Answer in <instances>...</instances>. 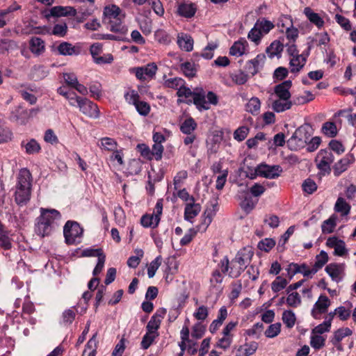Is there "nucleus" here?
<instances>
[{"label":"nucleus","instance_id":"nucleus-1","mask_svg":"<svg viewBox=\"0 0 356 356\" xmlns=\"http://www.w3.org/2000/svg\"><path fill=\"white\" fill-rule=\"evenodd\" d=\"M32 175L26 168L21 169L17 177V183L14 193L15 203L20 206L28 204L31 196Z\"/></svg>","mask_w":356,"mask_h":356},{"label":"nucleus","instance_id":"nucleus-2","mask_svg":"<svg viewBox=\"0 0 356 356\" xmlns=\"http://www.w3.org/2000/svg\"><path fill=\"white\" fill-rule=\"evenodd\" d=\"M124 15L116 5H108L104 7L102 22L107 29L115 33H127L128 29L123 24Z\"/></svg>","mask_w":356,"mask_h":356},{"label":"nucleus","instance_id":"nucleus-3","mask_svg":"<svg viewBox=\"0 0 356 356\" xmlns=\"http://www.w3.org/2000/svg\"><path fill=\"white\" fill-rule=\"evenodd\" d=\"M60 218V214L56 209H41V214L35 224V233L42 237L49 235L53 231L54 221Z\"/></svg>","mask_w":356,"mask_h":356},{"label":"nucleus","instance_id":"nucleus-4","mask_svg":"<svg viewBox=\"0 0 356 356\" xmlns=\"http://www.w3.org/2000/svg\"><path fill=\"white\" fill-rule=\"evenodd\" d=\"M310 137L311 134L308 131V127L300 126L287 140V145L291 150H298L305 147Z\"/></svg>","mask_w":356,"mask_h":356},{"label":"nucleus","instance_id":"nucleus-5","mask_svg":"<svg viewBox=\"0 0 356 356\" xmlns=\"http://www.w3.org/2000/svg\"><path fill=\"white\" fill-rule=\"evenodd\" d=\"M83 232V228L77 222L68 220L63 228L65 243L73 245L81 241Z\"/></svg>","mask_w":356,"mask_h":356},{"label":"nucleus","instance_id":"nucleus-6","mask_svg":"<svg viewBox=\"0 0 356 356\" xmlns=\"http://www.w3.org/2000/svg\"><path fill=\"white\" fill-rule=\"evenodd\" d=\"M163 211V200L157 201L152 214H145L141 217L140 223L144 227H156L161 220Z\"/></svg>","mask_w":356,"mask_h":356},{"label":"nucleus","instance_id":"nucleus-7","mask_svg":"<svg viewBox=\"0 0 356 356\" xmlns=\"http://www.w3.org/2000/svg\"><path fill=\"white\" fill-rule=\"evenodd\" d=\"M334 160V156L330 149H321L317 154L315 161L317 168L324 172L330 170V165Z\"/></svg>","mask_w":356,"mask_h":356},{"label":"nucleus","instance_id":"nucleus-8","mask_svg":"<svg viewBox=\"0 0 356 356\" xmlns=\"http://www.w3.org/2000/svg\"><path fill=\"white\" fill-rule=\"evenodd\" d=\"M79 111L90 118L97 119L99 117V110L97 105L87 98L78 99Z\"/></svg>","mask_w":356,"mask_h":356},{"label":"nucleus","instance_id":"nucleus-9","mask_svg":"<svg viewBox=\"0 0 356 356\" xmlns=\"http://www.w3.org/2000/svg\"><path fill=\"white\" fill-rule=\"evenodd\" d=\"M330 305V299L325 295H321L312 309V316L315 319H319L321 314L327 312Z\"/></svg>","mask_w":356,"mask_h":356},{"label":"nucleus","instance_id":"nucleus-10","mask_svg":"<svg viewBox=\"0 0 356 356\" xmlns=\"http://www.w3.org/2000/svg\"><path fill=\"white\" fill-rule=\"evenodd\" d=\"M257 172L259 176L267 179H275L280 176L282 169L279 165L260 164L257 166Z\"/></svg>","mask_w":356,"mask_h":356},{"label":"nucleus","instance_id":"nucleus-11","mask_svg":"<svg viewBox=\"0 0 356 356\" xmlns=\"http://www.w3.org/2000/svg\"><path fill=\"white\" fill-rule=\"evenodd\" d=\"M157 70V65L154 63H150L145 66L136 67V76L141 81L152 79L154 77Z\"/></svg>","mask_w":356,"mask_h":356},{"label":"nucleus","instance_id":"nucleus-12","mask_svg":"<svg viewBox=\"0 0 356 356\" xmlns=\"http://www.w3.org/2000/svg\"><path fill=\"white\" fill-rule=\"evenodd\" d=\"M253 254L254 252L252 250V248L250 247H246L240 250L232 260H234V262L238 263V265L241 266L245 269L250 264Z\"/></svg>","mask_w":356,"mask_h":356},{"label":"nucleus","instance_id":"nucleus-13","mask_svg":"<svg viewBox=\"0 0 356 356\" xmlns=\"http://www.w3.org/2000/svg\"><path fill=\"white\" fill-rule=\"evenodd\" d=\"M57 50L62 56H78L81 53V47L79 44L73 45L67 42H61Z\"/></svg>","mask_w":356,"mask_h":356},{"label":"nucleus","instance_id":"nucleus-14","mask_svg":"<svg viewBox=\"0 0 356 356\" xmlns=\"http://www.w3.org/2000/svg\"><path fill=\"white\" fill-rule=\"evenodd\" d=\"M10 119L19 124H26L28 122L26 109L21 105L14 107L10 113Z\"/></svg>","mask_w":356,"mask_h":356},{"label":"nucleus","instance_id":"nucleus-15","mask_svg":"<svg viewBox=\"0 0 356 356\" xmlns=\"http://www.w3.org/2000/svg\"><path fill=\"white\" fill-rule=\"evenodd\" d=\"M326 245L330 248H334V254L337 256L342 257L348 252L345 242L335 236L330 237L327 240Z\"/></svg>","mask_w":356,"mask_h":356},{"label":"nucleus","instance_id":"nucleus-16","mask_svg":"<svg viewBox=\"0 0 356 356\" xmlns=\"http://www.w3.org/2000/svg\"><path fill=\"white\" fill-rule=\"evenodd\" d=\"M292 86V82L286 80L275 86L274 92L279 99L284 100H290L291 93L289 89Z\"/></svg>","mask_w":356,"mask_h":356},{"label":"nucleus","instance_id":"nucleus-17","mask_svg":"<svg viewBox=\"0 0 356 356\" xmlns=\"http://www.w3.org/2000/svg\"><path fill=\"white\" fill-rule=\"evenodd\" d=\"M211 208H207L203 214L204 219L202 224L200 226V229H202L205 231L209 225L211 224L213 216L216 215V211L218 210V203L216 201L215 202L211 203Z\"/></svg>","mask_w":356,"mask_h":356},{"label":"nucleus","instance_id":"nucleus-18","mask_svg":"<svg viewBox=\"0 0 356 356\" xmlns=\"http://www.w3.org/2000/svg\"><path fill=\"white\" fill-rule=\"evenodd\" d=\"M197 8L194 3H182L178 5L177 13L184 17L191 18L196 13Z\"/></svg>","mask_w":356,"mask_h":356},{"label":"nucleus","instance_id":"nucleus-19","mask_svg":"<svg viewBox=\"0 0 356 356\" xmlns=\"http://www.w3.org/2000/svg\"><path fill=\"white\" fill-rule=\"evenodd\" d=\"M355 161V157L353 154L346 155L343 159L339 161L334 165V173L337 175L346 171L349 165Z\"/></svg>","mask_w":356,"mask_h":356},{"label":"nucleus","instance_id":"nucleus-20","mask_svg":"<svg viewBox=\"0 0 356 356\" xmlns=\"http://www.w3.org/2000/svg\"><path fill=\"white\" fill-rule=\"evenodd\" d=\"M353 331L348 327L339 328L334 332L333 337L330 341L332 343L337 347L339 350H341L339 345L340 341L346 337L352 335Z\"/></svg>","mask_w":356,"mask_h":356},{"label":"nucleus","instance_id":"nucleus-21","mask_svg":"<svg viewBox=\"0 0 356 356\" xmlns=\"http://www.w3.org/2000/svg\"><path fill=\"white\" fill-rule=\"evenodd\" d=\"M49 74L48 69L42 65H34L30 72V78L33 81H40L44 79Z\"/></svg>","mask_w":356,"mask_h":356},{"label":"nucleus","instance_id":"nucleus-22","mask_svg":"<svg viewBox=\"0 0 356 356\" xmlns=\"http://www.w3.org/2000/svg\"><path fill=\"white\" fill-rule=\"evenodd\" d=\"M30 50L35 56L42 55L45 51L44 42L38 37H33L30 40Z\"/></svg>","mask_w":356,"mask_h":356},{"label":"nucleus","instance_id":"nucleus-23","mask_svg":"<svg viewBox=\"0 0 356 356\" xmlns=\"http://www.w3.org/2000/svg\"><path fill=\"white\" fill-rule=\"evenodd\" d=\"M76 13V10L73 7L70 6H54L51 8L50 14L54 17H61V16H74Z\"/></svg>","mask_w":356,"mask_h":356},{"label":"nucleus","instance_id":"nucleus-24","mask_svg":"<svg viewBox=\"0 0 356 356\" xmlns=\"http://www.w3.org/2000/svg\"><path fill=\"white\" fill-rule=\"evenodd\" d=\"M248 42L245 38H241L238 41L234 42L229 49V54L232 56H241L245 51L248 47Z\"/></svg>","mask_w":356,"mask_h":356},{"label":"nucleus","instance_id":"nucleus-25","mask_svg":"<svg viewBox=\"0 0 356 356\" xmlns=\"http://www.w3.org/2000/svg\"><path fill=\"white\" fill-rule=\"evenodd\" d=\"M306 56L303 54H299L293 56L289 62L291 72H299L305 65Z\"/></svg>","mask_w":356,"mask_h":356},{"label":"nucleus","instance_id":"nucleus-26","mask_svg":"<svg viewBox=\"0 0 356 356\" xmlns=\"http://www.w3.org/2000/svg\"><path fill=\"white\" fill-rule=\"evenodd\" d=\"M201 207L199 204H195L194 202L186 204L184 211V218L186 220H190L195 218L200 213Z\"/></svg>","mask_w":356,"mask_h":356},{"label":"nucleus","instance_id":"nucleus-27","mask_svg":"<svg viewBox=\"0 0 356 356\" xmlns=\"http://www.w3.org/2000/svg\"><path fill=\"white\" fill-rule=\"evenodd\" d=\"M193 97V102L198 110H209L210 108L209 103L205 99L206 96L204 92H195Z\"/></svg>","mask_w":356,"mask_h":356},{"label":"nucleus","instance_id":"nucleus-28","mask_svg":"<svg viewBox=\"0 0 356 356\" xmlns=\"http://www.w3.org/2000/svg\"><path fill=\"white\" fill-rule=\"evenodd\" d=\"M177 43L179 47L186 51H191L193 48V40L187 34H182L178 36Z\"/></svg>","mask_w":356,"mask_h":356},{"label":"nucleus","instance_id":"nucleus-29","mask_svg":"<svg viewBox=\"0 0 356 356\" xmlns=\"http://www.w3.org/2000/svg\"><path fill=\"white\" fill-rule=\"evenodd\" d=\"M293 102L291 100H284L282 99H275L272 103V108L277 113L284 112L291 108Z\"/></svg>","mask_w":356,"mask_h":356},{"label":"nucleus","instance_id":"nucleus-30","mask_svg":"<svg viewBox=\"0 0 356 356\" xmlns=\"http://www.w3.org/2000/svg\"><path fill=\"white\" fill-rule=\"evenodd\" d=\"M350 205L346 202L344 198L338 197L334 205V211L340 213L342 216L349 214L350 211Z\"/></svg>","mask_w":356,"mask_h":356},{"label":"nucleus","instance_id":"nucleus-31","mask_svg":"<svg viewBox=\"0 0 356 356\" xmlns=\"http://www.w3.org/2000/svg\"><path fill=\"white\" fill-rule=\"evenodd\" d=\"M304 13L308 19L318 28H321L323 26L324 21L323 19L319 16L318 13H314L311 8H305L304 10Z\"/></svg>","mask_w":356,"mask_h":356},{"label":"nucleus","instance_id":"nucleus-32","mask_svg":"<svg viewBox=\"0 0 356 356\" xmlns=\"http://www.w3.org/2000/svg\"><path fill=\"white\" fill-rule=\"evenodd\" d=\"M283 50V44L277 40L273 41L269 47L266 48V52L269 58H273L278 56Z\"/></svg>","mask_w":356,"mask_h":356},{"label":"nucleus","instance_id":"nucleus-33","mask_svg":"<svg viewBox=\"0 0 356 356\" xmlns=\"http://www.w3.org/2000/svg\"><path fill=\"white\" fill-rule=\"evenodd\" d=\"M328 261L327 254L322 250L316 255L314 265L313 266V275L316 273Z\"/></svg>","mask_w":356,"mask_h":356},{"label":"nucleus","instance_id":"nucleus-34","mask_svg":"<svg viewBox=\"0 0 356 356\" xmlns=\"http://www.w3.org/2000/svg\"><path fill=\"white\" fill-rule=\"evenodd\" d=\"M197 123L192 118L186 119L180 126V130L183 134L190 135L196 129Z\"/></svg>","mask_w":356,"mask_h":356},{"label":"nucleus","instance_id":"nucleus-35","mask_svg":"<svg viewBox=\"0 0 356 356\" xmlns=\"http://www.w3.org/2000/svg\"><path fill=\"white\" fill-rule=\"evenodd\" d=\"M22 145L25 148L26 152L29 154L38 153L41 149L40 144L35 139H31L27 142L23 141Z\"/></svg>","mask_w":356,"mask_h":356},{"label":"nucleus","instance_id":"nucleus-36","mask_svg":"<svg viewBox=\"0 0 356 356\" xmlns=\"http://www.w3.org/2000/svg\"><path fill=\"white\" fill-rule=\"evenodd\" d=\"M326 273L331 277L332 280L338 282L341 280V269L336 264H330L325 267Z\"/></svg>","mask_w":356,"mask_h":356},{"label":"nucleus","instance_id":"nucleus-37","mask_svg":"<svg viewBox=\"0 0 356 356\" xmlns=\"http://www.w3.org/2000/svg\"><path fill=\"white\" fill-rule=\"evenodd\" d=\"M337 225V216H331L327 220L323 221L321 225L322 232L324 234L332 233Z\"/></svg>","mask_w":356,"mask_h":356},{"label":"nucleus","instance_id":"nucleus-38","mask_svg":"<svg viewBox=\"0 0 356 356\" xmlns=\"http://www.w3.org/2000/svg\"><path fill=\"white\" fill-rule=\"evenodd\" d=\"M134 253L135 255L131 256L127 260L128 266L132 268H136L139 265L144 254L142 249H136Z\"/></svg>","mask_w":356,"mask_h":356},{"label":"nucleus","instance_id":"nucleus-39","mask_svg":"<svg viewBox=\"0 0 356 356\" xmlns=\"http://www.w3.org/2000/svg\"><path fill=\"white\" fill-rule=\"evenodd\" d=\"M99 146L102 149L113 152L117 149L118 143L113 138L105 137L101 139Z\"/></svg>","mask_w":356,"mask_h":356},{"label":"nucleus","instance_id":"nucleus-40","mask_svg":"<svg viewBox=\"0 0 356 356\" xmlns=\"http://www.w3.org/2000/svg\"><path fill=\"white\" fill-rule=\"evenodd\" d=\"M246 111L253 115H257L261 107L260 100L257 97H252L246 104Z\"/></svg>","mask_w":356,"mask_h":356},{"label":"nucleus","instance_id":"nucleus-41","mask_svg":"<svg viewBox=\"0 0 356 356\" xmlns=\"http://www.w3.org/2000/svg\"><path fill=\"white\" fill-rule=\"evenodd\" d=\"M255 24L257 27L259 28L262 35L268 33L275 26L273 22L266 19L257 20Z\"/></svg>","mask_w":356,"mask_h":356},{"label":"nucleus","instance_id":"nucleus-42","mask_svg":"<svg viewBox=\"0 0 356 356\" xmlns=\"http://www.w3.org/2000/svg\"><path fill=\"white\" fill-rule=\"evenodd\" d=\"M180 67L185 76L188 77H194L196 75L197 68L194 63H184L181 64Z\"/></svg>","mask_w":356,"mask_h":356},{"label":"nucleus","instance_id":"nucleus-43","mask_svg":"<svg viewBox=\"0 0 356 356\" xmlns=\"http://www.w3.org/2000/svg\"><path fill=\"white\" fill-rule=\"evenodd\" d=\"M322 132L328 137H334L337 134V126L334 122H326L321 128Z\"/></svg>","mask_w":356,"mask_h":356},{"label":"nucleus","instance_id":"nucleus-44","mask_svg":"<svg viewBox=\"0 0 356 356\" xmlns=\"http://www.w3.org/2000/svg\"><path fill=\"white\" fill-rule=\"evenodd\" d=\"M282 321L288 328L295 325L296 318L294 312L291 310L284 311L282 314Z\"/></svg>","mask_w":356,"mask_h":356},{"label":"nucleus","instance_id":"nucleus-45","mask_svg":"<svg viewBox=\"0 0 356 356\" xmlns=\"http://www.w3.org/2000/svg\"><path fill=\"white\" fill-rule=\"evenodd\" d=\"M325 338L318 334H312L310 345L316 350H319L325 346Z\"/></svg>","mask_w":356,"mask_h":356},{"label":"nucleus","instance_id":"nucleus-46","mask_svg":"<svg viewBox=\"0 0 356 356\" xmlns=\"http://www.w3.org/2000/svg\"><path fill=\"white\" fill-rule=\"evenodd\" d=\"M294 231L295 227L291 226L281 236L277 245V249L279 250V251H283L284 250V245L287 242L289 237L293 234Z\"/></svg>","mask_w":356,"mask_h":356},{"label":"nucleus","instance_id":"nucleus-47","mask_svg":"<svg viewBox=\"0 0 356 356\" xmlns=\"http://www.w3.org/2000/svg\"><path fill=\"white\" fill-rule=\"evenodd\" d=\"M288 284L286 279L282 278L280 276L276 277V279L271 284V289L273 292L277 293L281 290L284 289Z\"/></svg>","mask_w":356,"mask_h":356},{"label":"nucleus","instance_id":"nucleus-48","mask_svg":"<svg viewBox=\"0 0 356 356\" xmlns=\"http://www.w3.org/2000/svg\"><path fill=\"white\" fill-rule=\"evenodd\" d=\"M184 84V81L178 77L166 79L164 80V86L170 88L177 89Z\"/></svg>","mask_w":356,"mask_h":356},{"label":"nucleus","instance_id":"nucleus-49","mask_svg":"<svg viewBox=\"0 0 356 356\" xmlns=\"http://www.w3.org/2000/svg\"><path fill=\"white\" fill-rule=\"evenodd\" d=\"M158 336L159 333H153L147 331L143 337L141 341L142 348L143 349H147Z\"/></svg>","mask_w":356,"mask_h":356},{"label":"nucleus","instance_id":"nucleus-50","mask_svg":"<svg viewBox=\"0 0 356 356\" xmlns=\"http://www.w3.org/2000/svg\"><path fill=\"white\" fill-rule=\"evenodd\" d=\"M286 302L289 307H297L301 303L300 296L297 292L289 293Z\"/></svg>","mask_w":356,"mask_h":356},{"label":"nucleus","instance_id":"nucleus-51","mask_svg":"<svg viewBox=\"0 0 356 356\" xmlns=\"http://www.w3.org/2000/svg\"><path fill=\"white\" fill-rule=\"evenodd\" d=\"M161 264V257L158 256L149 264L147 268V275L149 278H152Z\"/></svg>","mask_w":356,"mask_h":356},{"label":"nucleus","instance_id":"nucleus-52","mask_svg":"<svg viewBox=\"0 0 356 356\" xmlns=\"http://www.w3.org/2000/svg\"><path fill=\"white\" fill-rule=\"evenodd\" d=\"M275 245V241L272 238H266L259 242L257 248L262 251L269 252Z\"/></svg>","mask_w":356,"mask_h":356},{"label":"nucleus","instance_id":"nucleus-53","mask_svg":"<svg viewBox=\"0 0 356 356\" xmlns=\"http://www.w3.org/2000/svg\"><path fill=\"white\" fill-rule=\"evenodd\" d=\"M262 35H263L261 34L259 28L257 27V25L254 24V27L249 31L248 34V38L249 40L254 42L255 44H258L261 40Z\"/></svg>","mask_w":356,"mask_h":356},{"label":"nucleus","instance_id":"nucleus-54","mask_svg":"<svg viewBox=\"0 0 356 356\" xmlns=\"http://www.w3.org/2000/svg\"><path fill=\"white\" fill-rule=\"evenodd\" d=\"M281 329V323L271 324L265 332V335L268 338H273L279 334Z\"/></svg>","mask_w":356,"mask_h":356},{"label":"nucleus","instance_id":"nucleus-55","mask_svg":"<svg viewBox=\"0 0 356 356\" xmlns=\"http://www.w3.org/2000/svg\"><path fill=\"white\" fill-rule=\"evenodd\" d=\"M245 268L243 267L238 265V263L234 262V260H232L229 276L236 278L242 273V272H243Z\"/></svg>","mask_w":356,"mask_h":356},{"label":"nucleus","instance_id":"nucleus-56","mask_svg":"<svg viewBox=\"0 0 356 356\" xmlns=\"http://www.w3.org/2000/svg\"><path fill=\"white\" fill-rule=\"evenodd\" d=\"M149 4L157 15L160 17L163 15L164 8L160 0H149Z\"/></svg>","mask_w":356,"mask_h":356},{"label":"nucleus","instance_id":"nucleus-57","mask_svg":"<svg viewBox=\"0 0 356 356\" xmlns=\"http://www.w3.org/2000/svg\"><path fill=\"white\" fill-rule=\"evenodd\" d=\"M330 323L324 321L322 323L318 325L312 330V334H323V333L328 332L331 328Z\"/></svg>","mask_w":356,"mask_h":356},{"label":"nucleus","instance_id":"nucleus-58","mask_svg":"<svg viewBox=\"0 0 356 356\" xmlns=\"http://www.w3.org/2000/svg\"><path fill=\"white\" fill-rule=\"evenodd\" d=\"M249 129L243 126L238 128L234 133V138L238 141H243L248 136Z\"/></svg>","mask_w":356,"mask_h":356},{"label":"nucleus","instance_id":"nucleus-59","mask_svg":"<svg viewBox=\"0 0 356 356\" xmlns=\"http://www.w3.org/2000/svg\"><path fill=\"white\" fill-rule=\"evenodd\" d=\"M302 188L307 193L312 194L316 191L317 185L312 179H307L302 184Z\"/></svg>","mask_w":356,"mask_h":356},{"label":"nucleus","instance_id":"nucleus-60","mask_svg":"<svg viewBox=\"0 0 356 356\" xmlns=\"http://www.w3.org/2000/svg\"><path fill=\"white\" fill-rule=\"evenodd\" d=\"M161 323V321L156 319L155 316H152L146 327L147 331L153 333H158L157 330L160 327Z\"/></svg>","mask_w":356,"mask_h":356},{"label":"nucleus","instance_id":"nucleus-61","mask_svg":"<svg viewBox=\"0 0 356 356\" xmlns=\"http://www.w3.org/2000/svg\"><path fill=\"white\" fill-rule=\"evenodd\" d=\"M135 107L137 110V111L141 115H147L150 111L149 105L143 101H138L137 104L135 105Z\"/></svg>","mask_w":356,"mask_h":356},{"label":"nucleus","instance_id":"nucleus-62","mask_svg":"<svg viewBox=\"0 0 356 356\" xmlns=\"http://www.w3.org/2000/svg\"><path fill=\"white\" fill-rule=\"evenodd\" d=\"M335 19L337 22L346 31L351 30L350 22L348 19L346 18L343 15L337 14L335 15Z\"/></svg>","mask_w":356,"mask_h":356},{"label":"nucleus","instance_id":"nucleus-63","mask_svg":"<svg viewBox=\"0 0 356 356\" xmlns=\"http://www.w3.org/2000/svg\"><path fill=\"white\" fill-rule=\"evenodd\" d=\"M258 348V343L255 341L246 343L243 348V355L250 356L253 355Z\"/></svg>","mask_w":356,"mask_h":356},{"label":"nucleus","instance_id":"nucleus-64","mask_svg":"<svg viewBox=\"0 0 356 356\" xmlns=\"http://www.w3.org/2000/svg\"><path fill=\"white\" fill-rule=\"evenodd\" d=\"M248 79V75L242 71H239L232 76V81L238 85L244 84Z\"/></svg>","mask_w":356,"mask_h":356}]
</instances>
